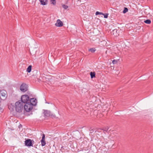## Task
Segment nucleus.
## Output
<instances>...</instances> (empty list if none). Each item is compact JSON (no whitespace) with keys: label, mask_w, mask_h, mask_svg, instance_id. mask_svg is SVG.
<instances>
[{"label":"nucleus","mask_w":153,"mask_h":153,"mask_svg":"<svg viewBox=\"0 0 153 153\" xmlns=\"http://www.w3.org/2000/svg\"><path fill=\"white\" fill-rule=\"evenodd\" d=\"M43 113L45 117L55 118L56 117L55 115L52 114L50 111L48 110H45Z\"/></svg>","instance_id":"20e7f679"},{"label":"nucleus","mask_w":153,"mask_h":153,"mask_svg":"<svg viewBox=\"0 0 153 153\" xmlns=\"http://www.w3.org/2000/svg\"><path fill=\"white\" fill-rule=\"evenodd\" d=\"M25 145L27 146H32V141L31 139H28L26 140L25 142Z\"/></svg>","instance_id":"0eeeda50"},{"label":"nucleus","mask_w":153,"mask_h":153,"mask_svg":"<svg viewBox=\"0 0 153 153\" xmlns=\"http://www.w3.org/2000/svg\"><path fill=\"white\" fill-rule=\"evenodd\" d=\"M51 3L53 4V5H55L56 4V0H50Z\"/></svg>","instance_id":"f3484780"},{"label":"nucleus","mask_w":153,"mask_h":153,"mask_svg":"<svg viewBox=\"0 0 153 153\" xmlns=\"http://www.w3.org/2000/svg\"><path fill=\"white\" fill-rule=\"evenodd\" d=\"M29 103L33 106H35L36 104L37 100L36 99L34 98H31L30 100Z\"/></svg>","instance_id":"6e6552de"},{"label":"nucleus","mask_w":153,"mask_h":153,"mask_svg":"<svg viewBox=\"0 0 153 153\" xmlns=\"http://www.w3.org/2000/svg\"><path fill=\"white\" fill-rule=\"evenodd\" d=\"M128 9L127 8H126V7H125L124 8V9L123 11V13H126L128 11Z\"/></svg>","instance_id":"aec40b11"},{"label":"nucleus","mask_w":153,"mask_h":153,"mask_svg":"<svg viewBox=\"0 0 153 153\" xmlns=\"http://www.w3.org/2000/svg\"><path fill=\"white\" fill-rule=\"evenodd\" d=\"M27 85L25 83H22L20 86V90L22 91L25 92L27 91Z\"/></svg>","instance_id":"423d86ee"},{"label":"nucleus","mask_w":153,"mask_h":153,"mask_svg":"<svg viewBox=\"0 0 153 153\" xmlns=\"http://www.w3.org/2000/svg\"><path fill=\"white\" fill-rule=\"evenodd\" d=\"M33 106L29 102L25 104L24 105V110L27 112H30L32 110Z\"/></svg>","instance_id":"f03ea898"},{"label":"nucleus","mask_w":153,"mask_h":153,"mask_svg":"<svg viewBox=\"0 0 153 153\" xmlns=\"http://www.w3.org/2000/svg\"><path fill=\"white\" fill-rule=\"evenodd\" d=\"M62 7L65 9H67L68 8V6L67 5L63 4L62 5Z\"/></svg>","instance_id":"a211bd4d"},{"label":"nucleus","mask_w":153,"mask_h":153,"mask_svg":"<svg viewBox=\"0 0 153 153\" xmlns=\"http://www.w3.org/2000/svg\"><path fill=\"white\" fill-rule=\"evenodd\" d=\"M96 50L94 48H92L88 49V51H90L92 53L94 52Z\"/></svg>","instance_id":"4468645a"},{"label":"nucleus","mask_w":153,"mask_h":153,"mask_svg":"<svg viewBox=\"0 0 153 153\" xmlns=\"http://www.w3.org/2000/svg\"><path fill=\"white\" fill-rule=\"evenodd\" d=\"M96 15H104V13H102L98 11H97L96 13Z\"/></svg>","instance_id":"6ab92c4d"},{"label":"nucleus","mask_w":153,"mask_h":153,"mask_svg":"<svg viewBox=\"0 0 153 153\" xmlns=\"http://www.w3.org/2000/svg\"><path fill=\"white\" fill-rule=\"evenodd\" d=\"M31 68L32 66L31 65L29 66L27 69V71L28 73H30V72L31 70Z\"/></svg>","instance_id":"ddd939ff"},{"label":"nucleus","mask_w":153,"mask_h":153,"mask_svg":"<svg viewBox=\"0 0 153 153\" xmlns=\"http://www.w3.org/2000/svg\"><path fill=\"white\" fill-rule=\"evenodd\" d=\"M108 13H106L105 14H104V17L105 18H107L108 17Z\"/></svg>","instance_id":"4be33fe9"},{"label":"nucleus","mask_w":153,"mask_h":153,"mask_svg":"<svg viewBox=\"0 0 153 153\" xmlns=\"http://www.w3.org/2000/svg\"><path fill=\"white\" fill-rule=\"evenodd\" d=\"M144 22L147 24H150L151 23V21L150 19H147L146 20H145L144 21Z\"/></svg>","instance_id":"dca6fc26"},{"label":"nucleus","mask_w":153,"mask_h":153,"mask_svg":"<svg viewBox=\"0 0 153 153\" xmlns=\"http://www.w3.org/2000/svg\"><path fill=\"white\" fill-rule=\"evenodd\" d=\"M109 129V128L108 127H105V128H104L103 129V130L104 131H107Z\"/></svg>","instance_id":"412c9836"},{"label":"nucleus","mask_w":153,"mask_h":153,"mask_svg":"<svg viewBox=\"0 0 153 153\" xmlns=\"http://www.w3.org/2000/svg\"><path fill=\"white\" fill-rule=\"evenodd\" d=\"M1 95V100H4L7 98V92L6 91L4 90H0V95Z\"/></svg>","instance_id":"39448f33"},{"label":"nucleus","mask_w":153,"mask_h":153,"mask_svg":"<svg viewBox=\"0 0 153 153\" xmlns=\"http://www.w3.org/2000/svg\"><path fill=\"white\" fill-rule=\"evenodd\" d=\"M41 143L42 145L44 146L46 144V142L45 140H41Z\"/></svg>","instance_id":"2eb2a0df"},{"label":"nucleus","mask_w":153,"mask_h":153,"mask_svg":"<svg viewBox=\"0 0 153 153\" xmlns=\"http://www.w3.org/2000/svg\"><path fill=\"white\" fill-rule=\"evenodd\" d=\"M63 25L62 22L59 19L57 20L55 24V25L57 27H61L63 26Z\"/></svg>","instance_id":"1a4fd4ad"},{"label":"nucleus","mask_w":153,"mask_h":153,"mask_svg":"<svg viewBox=\"0 0 153 153\" xmlns=\"http://www.w3.org/2000/svg\"><path fill=\"white\" fill-rule=\"evenodd\" d=\"M41 4L43 5H45L47 3V0H40Z\"/></svg>","instance_id":"9b49d317"},{"label":"nucleus","mask_w":153,"mask_h":153,"mask_svg":"<svg viewBox=\"0 0 153 153\" xmlns=\"http://www.w3.org/2000/svg\"><path fill=\"white\" fill-rule=\"evenodd\" d=\"M16 111L19 112H22L23 110V105L21 100H19L15 104Z\"/></svg>","instance_id":"f257e3e1"},{"label":"nucleus","mask_w":153,"mask_h":153,"mask_svg":"<svg viewBox=\"0 0 153 153\" xmlns=\"http://www.w3.org/2000/svg\"><path fill=\"white\" fill-rule=\"evenodd\" d=\"M9 109L11 111H12L14 110L15 109V107L14 105L12 103H10L8 106Z\"/></svg>","instance_id":"9d476101"},{"label":"nucleus","mask_w":153,"mask_h":153,"mask_svg":"<svg viewBox=\"0 0 153 153\" xmlns=\"http://www.w3.org/2000/svg\"><path fill=\"white\" fill-rule=\"evenodd\" d=\"M117 62V61L115 60H114L112 61V63L114 64H115Z\"/></svg>","instance_id":"b1692460"},{"label":"nucleus","mask_w":153,"mask_h":153,"mask_svg":"<svg viewBox=\"0 0 153 153\" xmlns=\"http://www.w3.org/2000/svg\"><path fill=\"white\" fill-rule=\"evenodd\" d=\"M21 101L22 102V103H26L29 102L30 98L29 96L27 95H22L21 97Z\"/></svg>","instance_id":"7ed1b4c3"},{"label":"nucleus","mask_w":153,"mask_h":153,"mask_svg":"<svg viewBox=\"0 0 153 153\" xmlns=\"http://www.w3.org/2000/svg\"><path fill=\"white\" fill-rule=\"evenodd\" d=\"M45 135L44 134H43L42 139L41 140H45Z\"/></svg>","instance_id":"5701e85b"},{"label":"nucleus","mask_w":153,"mask_h":153,"mask_svg":"<svg viewBox=\"0 0 153 153\" xmlns=\"http://www.w3.org/2000/svg\"><path fill=\"white\" fill-rule=\"evenodd\" d=\"M90 75L91 78H93L94 77H95V72H90Z\"/></svg>","instance_id":"f8f14e48"}]
</instances>
